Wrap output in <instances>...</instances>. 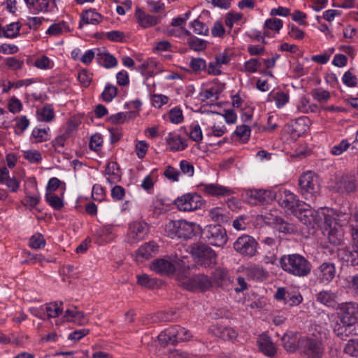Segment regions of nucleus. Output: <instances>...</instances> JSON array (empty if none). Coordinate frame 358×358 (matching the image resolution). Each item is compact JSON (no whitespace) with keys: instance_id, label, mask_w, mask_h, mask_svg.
<instances>
[{"instance_id":"nucleus-1","label":"nucleus","mask_w":358,"mask_h":358,"mask_svg":"<svg viewBox=\"0 0 358 358\" xmlns=\"http://www.w3.org/2000/svg\"><path fill=\"white\" fill-rule=\"evenodd\" d=\"M279 266L285 272L299 278L308 276L312 269L311 263L298 253L282 255L279 259Z\"/></svg>"},{"instance_id":"nucleus-2","label":"nucleus","mask_w":358,"mask_h":358,"mask_svg":"<svg viewBox=\"0 0 358 358\" xmlns=\"http://www.w3.org/2000/svg\"><path fill=\"white\" fill-rule=\"evenodd\" d=\"M164 233L171 238L191 239L200 233V227L185 220H169L164 226Z\"/></svg>"},{"instance_id":"nucleus-3","label":"nucleus","mask_w":358,"mask_h":358,"mask_svg":"<svg viewBox=\"0 0 358 358\" xmlns=\"http://www.w3.org/2000/svg\"><path fill=\"white\" fill-rule=\"evenodd\" d=\"M329 189L343 197L352 196L358 191L357 177L351 173L337 175L329 182Z\"/></svg>"},{"instance_id":"nucleus-4","label":"nucleus","mask_w":358,"mask_h":358,"mask_svg":"<svg viewBox=\"0 0 358 358\" xmlns=\"http://www.w3.org/2000/svg\"><path fill=\"white\" fill-rule=\"evenodd\" d=\"M299 193L306 200L314 201L320 192L319 176L313 171L303 173L299 178Z\"/></svg>"},{"instance_id":"nucleus-5","label":"nucleus","mask_w":358,"mask_h":358,"mask_svg":"<svg viewBox=\"0 0 358 358\" xmlns=\"http://www.w3.org/2000/svg\"><path fill=\"white\" fill-rule=\"evenodd\" d=\"M192 337L190 331L180 326H173L161 332L157 338L162 345H176L178 342L187 341Z\"/></svg>"},{"instance_id":"nucleus-6","label":"nucleus","mask_w":358,"mask_h":358,"mask_svg":"<svg viewBox=\"0 0 358 358\" xmlns=\"http://www.w3.org/2000/svg\"><path fill=\"white\" fill-rule=\"evenodd\" d=\"M324 224L326 226L331 227L333 224L342 227L350 224L351 213L350 210H342L341 209L326 208L322 209Z\"/></svg>"},{"instance_id":"nucleus-7","label":"nucleus","mask_w":358,"mask_h":358,"mask_svg":"<svg viewBox=\"0 0 358 358\" xmlns=\"http://www.w3.org/2000/svg\"><path fill=\"white\" fill-rule=\"evenodd\" d=\"M300 352L306 358H322L324 353L322 341L315 336H303L300 342Z\"/></svg>"},{"instance_id":"nucleus-8","label":"nucleus","mask_w":358,"mask_h":358,"mask_svg":"<svg viewBox=\"0 0 358 358\" xmlns=\"http://www.w3.org/2000/svg\"><path fill=\"white\" fill-rule=\"evenodd\" d=\"M203 238L214 246L222 247L227 242L226 230L220 224H209L200 229Z\"/></svg>"},{"instance_id":"nucleus-9","label":"nucleus","mask_w":358,"mask_h":358,"mask_svg":"<svg viewBox=\"0 0 358 358\" xmlns=\"http://www.w3.org/2000/svg\"><path fill=\"white\" fill-rule=\"evenodd\" d=\"M275 198L278 204L285 210L297 214L298 208L303 206V203L297 199V196L289 190H278L274 192Z\"/></svg>"},{"instance_id":"nucleus-10","label":"nucleus","mask_w":358,"mask_h":358,"mask_svg":"<svg viewBox=\"0 0 358 358\" xmlns=\"http://www.w3.org/2000/svg\"><path fill=\"white\" fill-rule=\"evenodd\" d=\"M192 253L197 258L198 263L206 268L211 266L216 262L215 251L204 243L194 244L192 248Z\"/></svg>"},{"instance_id":"nucleus-11","label":"nucleus","mask_w":358,"mask_h":358,"mask_svg":"<svg viewBox=\"0 0 358 358\" xmlns=\"http://www.w3.org/2000/svg\"><path fill=\"white\" fill-rule=\"evenodd\" d=\"M245 201L253 206L264 205L274 200V192L262 189H246L243 194Z\"/></svg>"},{"instance_id":"nucleus-12","label":"nucleus","mask_w":358,"mask_h":358,"mask_svg":"<svg viewBox=\"0 0 358 358\" xmlns=\"http://www.w3.org/2000/svg\"><path fill=\"white\" fill-rule=\"evenodd\" d=\"M174 204L180 211H192L201 208L203 205L202 197L196 193H187L178 197Z\"/></svg>"},{"instance_id":"nucleus-13","label":"nucleus","mask_w":358,"mask_h":358,"mask_svg":"<svg viewBox=\"0 0 358 358\" xmlns=\"http://www.w3.org/2000/svg\"><path fill=\"white\" fill-rule=\"evenodd\" d=\"M338 314L344 325L352 327L358 322V303L355 302L341 303Z\"/></svg>"},{"instance_id":"nucleus-14","label":"nucleus","mask_w":358,"mask_h":358,"mask_svg":"<svg viewBox=\"0 0 358 358\" xmlns=\"http://www.w3.org/2000/svg\"><path fill=\"white\" fill-rule=\"evenodd\" d=\"M181 286L189 291L200 290L205 292L213 286V283L208 275L198 274L182 280Z\"/></svg>"},{"instance_id":"nucleus-15","label":"nucleus","mask_w":358,"mask_h":358,"mask_svg":"<svg viewBox=\"0 0 358 358\" xmlns=\"http://www.w3.org/2000/svg\"><path fill=\"white\" fill-rule=\"evenodd\" d=\"M257 242L253 237L243 235L234 242V248L239 254L252 257L257 253Z\"/></svg>"},{"instance_id":"nucleus-16","label":"nucleus","mask_w":358,"mask_h":358,"mask_svg":"<svg viewBox=\"0 0 358 358\" xmlns=\"http://www.w3.org/2000/svg\"><path fill=\"white\" fill-rule=\"evenodd\" d=\"M149 232V225L145 221H135L129 224L127 241L135 243L143 240Z\"/></svg>"},{"instance_id":"nucleus-17","label":"nucleus","mask_w":358,"mask_h":358,"mask_svg":"<svg viewBox=\"0 0 358 358\" xmlns=\"http://www.w3.org/2000/svg\"><path fill=\"white\" fill-rule=\"evenodd\" d=\"M314 274L319 283L327 285L336 277V266L332 262H323L314 271Z\"/></svg>"},{"instance_id":"nucleus-18","label":"nucleus","mask_w":358,"mask_h":358,"mask_svg":"<svg viewBox=\"0 0 358 358\" xmlns=\"http://www.w3.org/2000/svg\"><path fill=\"white\" fill-rule=\"evenodd\" d=\"M317 302L329 308H338L340 306L341 298L338 292L331 289H323L315 295Z\"/></svg>"},{"instance_id":"nucleus-19","label":"nucleus","mask_w":358,"mask_h":358,"mask_svg":"<svg viewBox=\"0 0 358 358\" xmlns=\"http://www.w3.org/2000/svg\"><path fill=\"white\" fill-rule=\"evenodd\" d=\"M298 218L305 225L313 227L315 224L319 223V220H323V217L320 216L322 211L317 212L312 209L302 208V206L298 208Z\"/></svg>"},{"instance_id":"nucleus-20","label":"nucleus","mask_w":358,"mask_h":358,"mask_svg":"<svg viewBox=\"0 0 358 358\" xmlns=\"http://www.w3.org/2000/svg\"><path fill=\"white\" fill-rule=\"evenodd\" d=\"M338 258L346 262L348 265L358 266V249L350 245L337 251Z\"/></svg>"},{"instance_id":"nucleus-21","label":"nucleus","mask_w":358,"mask_h":358,"mask_svg":"<svg viewBox=\"0 0 358 358\" xmlns=\"http://www.w3.org/2000/svg\"><path fill=\"white\" fill-rule=\"evenodd\" d=\"M200 186L206 194L212 196H227L234 193L231 189L219 184H201Z\"/></svg>"},{"instance_id":"nucleus-22","label":"nucleus","mask_w":358,"mask_h":358,"mask_svg":"<svg viewBox=\"0 0 358 358\" xmlns=\"http://www.w3.org/2000/svg\"><path fill=\"white\" fill-rule=\"evenodd\" d=\"M309 122L307 117H299L288 124L289 132L293 137H299L308 129Z\"/></svg>"},{"instance_id":"nucleus-23","label":"nucleus","mask_w":358,"mask_h":358,"mask_svg":"<svg viewBox=\"0 0 358 358\" xmlns=\"http://www.w3.org/2000/svg\"><path fill=\"white\" fill-rule=\"evenodd\" d=\"M302 336L297 333L289 332L284 334L282 342L285 350L289 352H294L296 350L300 351V342Z\"/></svg>"},{"instance_id":"nucleus-24","label":"nucleus","mask_w":358,"mask_h":358,"mask_svg":"<svg viewBox=\"0 0 358 358\" xmlns=\"http://www.w3.org/2000/svg\"><path fill=\"white\" fill-rule=\"evenodd\" d=\"M158 245L155 241H149L142 245L136 251V258L143 262L152 257L158 250Z\"/></svg>"},{"instance_id":"nucleus-25","label":"nucleus","mask_w":358,"mask_h":358,"mask_svg":"<svg viewBox=\"0 0 358 358\" xmlns=\"http://www.w3.org/2000/svg\"><path fill=\"white\" fill-rule=\"evenodd\" d=\"M0 184L6 185L12 192H16L20 187V181L15 177H10L9 171L5 166L0 168Z\"/></svg>"},{"instance_id":"nucleus-26","label":"nucleus","mask_w":358,"mask_h":358,"mask_svg":"<svg viewBox=\"0 0 358 358\" xmlns=\"http://www.w3.org/2000/svg\"><path fill=\"white\" fill-rule=\"evenodd\" d=\"M208 216L212 221L218 223V224L228 223L231 219L230 212L221 207L211 208L208 213Z\"/></svg>"},{"instance_id":"nucleus-27","label":"nucleus","mask_w":358,"mask_h":358,"mask_svg":"<svg viewBox=\"0 0 358 358\" xmlns=\"http://www.w3.org/2000/svg\"><path fill=\"white\" fill-rule=\"evenodd\" d=\"M154 271L162 274L169 275L175 272L174 265L169 260L164 259H158L155 260L150 266Z\"/></svg>"},{"instance_id":"nucleus-28","label":"nucleus","mask_w":358,"mask_h":358,"mask_svg":"<svg viewBox=\"0 0 358 358\" xmlns=\"http://www.w3.org/2000/svg\"><path fill=\"white\" fill-rule=\"evenodd\" d=\"M106 180L110 184H115L121 180V170L116 162H110L105 169Z\"/></svg>"},{"instance_id":"nucleus-29","label":"nucleus","mask_w":358,"mask_h":358,"mask_svg":"<svg viewBox=\"0 0 358 358\" xmlns=\"http://www.w3.org/2000/svg\"><path fill=\"white\" fill-rule=\"evenodd\" d=\"M102 18L103 16L96 12L94 9L84 10L80 15V21L78 24V28L82 29L84 24H98L101 22Z\"/></svg>"},{"instance_id":"nucleus-30","label":"nucleus","mask_w":358,"mask_h":358,"mask_svg":"<svg viewBox=\"0 0 358 358\" xmlns=\"http://www.w3.org/2000/svg\"><path fill=\"white\" fill-rule=\"evenodd\" d=\"M135 15L139 24L145 29L153 27L160 22L159 17L146 14L141 8L136 9Z\"/></svg>"},{"instance_id":"nucleus-31","label":"nucleus","mask_w":358,"mask_h":358,"mask_svg":"<svg viewBox=\"0 0 358 358\" xmlns=\"http://www.w3.org/2000/svg\"><path fill=\"white\" fill-rule=\"evenodd\" d=\"M259 350L265 355L272 357L276 353V349L270 337L265 334L259 336L257 340Z\"/></svg>"},{"instance_id":"nucleus-32","label":"nucleus","mask_w":358,"mask_h":358,"mask_svg":"<svg viewBox=\"0 0 358 358\" xmlns=\"http://www.w3.org/2000/svg\"><path fill=\"white\" fill-rule=\"evenodd\" d=\"M166 140L172 151L184 150L187 147V140L179 135L169 133Z\"/></svg>"},{"instance_id":"nucleus-33","label":"nucleus","mask_w":358,"mask_h":358,"mask_svg":"<svg viewBox=\"0 0 358 358\" xmlns=\"http://www.w3.org/2000/svg\"><path fill=\"white\" fill-rule=\"evenodd\" d=\"M327 234V238L330 243L338 245L342 241V230L341 227L335 225L328 227L325 225L324 234Z\"/></svg>"},{"instance_id":"nucleus-34","label":"nucleus","mask_w":358,"mask_h":358,"mask_svg":"<svg viewBox=\"0 0 358 358\" xmlns=\"http://www.w3.org/2000/svg\"><path fill=\"white\" fill-rule=\"evenodd\" d=\"M274 224L276 229L286 234H294L297 232V227L292 223H289L280 217L274 219Z\"/></svg>"},{"instance_id":"nucleus-35","label":"nucleus","mask_w":358,"mask_h":358,"mask_svg":"<svg viewBox=\"0 0 358 358\" xmlns=\"http://www.w3.org/2000/svg\"><path fill=\"white\" fill-rule=\"evenodd\" d=\"M96 59L99 64L106 69L115 67L117 64V59L110 53L99 52L96 55Z\"/></svg>"},{"instance_id":"nucleus-36","label":"nucleus","mask_w":358,"mask_h":358,"mask_svg":"<svg viewBox=\"0 0 358 358\" xmlns=\"http://www.w3.org/2000/svg\"><path fill=\"white\" fill-rule=\"evenodd\" d=\"M137 282L141 286L148 289H155L159 286V281L157 278H150L147 274L138 275Z\"/></svg>"},{"instance_id":"nucleus-37","label":"nucleus","mask_w":358,"mask_h":358,"mask_svg":"<svg viewBox=\"0 0 358 358\" xmlns=\"http://www.w3.org/2000/svg\"><path fill=\"white\" fill-rule=\"evenodd\" d=\"M20 22H13L3 27L2 36L8 38H13L20 34L21 29Z\"/></svg>"},{"instance_id":"nucleus-38","label":"nucleus","mask_w":358,"mask_h":358,"mask_svg":"<svg viewBox=\"0 0 358 358\" xmlns=\"http://www.w3.org/2000/svg\"><path fill=\"white\" fill-rule=\"evenodd\" d=\"M45 201L55 210H61L64 204L62 199L54 193H46Z\"/></svg>"},{"instance_id":"nucleus-39","label":"nucleus","mask_w":358,"mask_h":358,"mask_svg":"<svg viewBox=\"0 0 358 358\" xmlns=\"http://www.w3.org/2000/svg\"><path fill=\"white\" fill-rule=\"evenodd\" d=\"M157 62L152 59H149L144 62L138 69H141V73L143 76L149 78L155 74V69L157 68Z\"/></svg>"},{"instance_id":"nucleus-40","label":"nucleus","mask_w":358,"mask_h":358,"mask_svg":"<svg viewBox=\"0 0 358 358\" xmlns=\"http://www.w3.org/2000/svg\"><path fill=\"white\" fill-rule=\"evenodd\" d=\"M113 226L108 224L96 229L95 235L97 236L99 243H103L108 241V238L113 234Z\"/></svg>"},{"instance_id":"nucleus-41","label":"nucleus","mask_w":358,"mask_h":358,"mask_svg":"<svg viewBox=\"0 0 358 358\" xmlns=\"http://www.w3.org/2000/svg\"><path fill=\"white\" fill-rule=\"evenodd\" d=\"M138 115V112L117 113L110 116L109 121L115 124H120L125 122L127 118H131Z\"/></svg>"},{"instance_id":"nucleus-42","label":"nucleus","mask_w":358,"mask_h":358,"mask_svg":"<svg viewBox=\"0 0 358 358\" xmlns=\"http://www.w3.org/2000/svg\"><path fill=\"white\" fill-rule=\"evenodd\" d=\"M117 87L110 83H107L101 93V98L105 102L109 103L117 96Z\"/></svg>"},{"instance_id":"nucleus-43","label":"nucleus","mask_w":358,"mask_h":358,"mask_svg":"<svg viewBox=\"0 0 358 358\" xmlns=\"http://www.w3.org/2000/svg\"><path fill=\"white\" fill-rule=\"evenodd\" d=\"M16 122L15 124V134L20 136L28 128L29 125V120L26 116H20L15 118Z\"/></svg>"},{"instance_id":"nucleus-44","label":"nucleus","mask_w":358,"mask_h":358,"mask_svg":"<svg viewBox=\"0 0 358 358\" xmlns=\"http://www.w3.org/2000/svg\"><path fill=\"white\" fill-rule=\"evenodd\" d=\"M245 273L247 276L252 279H262L266 276V273L263 268L257 266L247 268Z\"/></svg>"},{"instance_id":"nucleus-45","label":"nucleus","mask_w":358,"mask_h":358,"mask_svg":"<svg viewBox=\"0 0 358 358\" xmlns=\"http://www.w3.org/2000/svg\"><path fill=\"white\" fill-rule=\"evenodd\" d=\"M62 304V301H59V303L56 301L47 304L45 310L48 313V317L49 318L58 317L62 313V308L61 307Z\"/></svg>"},{"instance_id":"nucleus-46","label":"nucleus","mask_w":358,"mask_h":358,"mask_svg":"<svg viewBox=\"0 0 358 358\" xmlns=\"http://www.w3.org/2000/svg\"><path fill=\"white\" fill-rule=\"evenodd\" d=\"M187 43L190 49L194 51L200 52L206 48V41L198 38L196 36H191V38L188 39Z\"/></svg>"},{"instance_id":"nucleus-47","label":"nucleus","mask_w":358,"mask_h":358,"mask_svg":"<svg viewBox=\"0 0 358 358\" xmlns=\"http://www.w3.org/2000/svg\"><path fill=\"white\" fill-rule=\"evenodd\" d=\"M71 135V129L68 128L66 131L56 137L52 141V146L55 148V150L57 152H60L59 148H63L64 146L66 141L70 137Z\"/></svg>"},{"instance_id":"nucleus-48","label":"nucleus","mask_w":358,"mask_h":358,"mask_svg":"<svg viewBox=\"0 0 358 358\" xmlns=\"http://www.w3.org/2000/svg\"><path fill=\"white\" fill-rule=\"evenodd\" d=\"M311 95L314 99L322 103L327 102L330 99V93L322 88L313 89L311 91Z\"/></svg>"},{"instance_id":"nucleus-49","label":"nucleus","mask_w":358,"mask_h":358,"mask_svg":"<svg viewBox=\"0 0 358 358\" xmlns=\"http://www.w3.org/2000/svg\"><path fill=\"white\" fill-rule=\"evenodd\" d=\"M352 143H349L347 139L342 140L338 145H334L331 149V153L334 155L338 156L343 154L348 148L351 150Z\"/></svg>"},{"instance_id":"nucleus-50","label":"nucleus","mask_w":358,"mask_h":358,"mask_svg":"<svg viewBox=\"0 0 358 358\" xmlns=\"http://www.w3.org/2000/svg\"><path fill=\"white\" fill-rule=\"evenodd\" d=\"M29 245L34 249H41L45 245V240L41 234L37 233L29 239Z\"/></svg>"},{"instance_id":"nucleus-51","label":"nucleus","mask_w":358,"mask_h":358,"mask_svg":"<svg viewBox=\"0 0 358 358\" xmlns=\"http://www.w3.org/2000/svg\"><path fill=\"white\" fill-rule=\"evenodd\" d=\"M24 157L30 163L39 164L42 160V156L39 151L29 150L24 152Z\"/></svg>"},{"instance_id":"nucleus-52","label":"nucleus","mask_w":358,"mask_h":358,"mask_svg":"<svg viewBox=\"0 0 358 358\" xmlns=\"http://www.w3.org/2000/svg\"><path fill=\"white\" fill-rule=\"evenodd\" d=\"M36 80L34 78L20 80L16 82H8V86L3 90V92L7 93L11 88H20L24 85L28 86Z\"/></svg>"},{"instance_id":"nucleus-53","label":"nucleus","mask_w":358,"mask_h":358,"mask_svg":"<svg viewBox=\"0 0 358 358\" xmlns=\"http://www.w3.org/2000/svg\"><path fill=\"white\" fill-rule=\"evenodd\" d=\"M192 27L196 34L204 36H207L208 34V27L205 23L199 21V20H194L192 22Z\"/></svg>"},{"instance_id":"nucleus-54","label":"nucleus","mask_w":358,"mask_h":358,"mask_svg":"<svg viewBox=\"0 0 358 358\" xmlns=\"http://www.w3.org/2000/svg\"><path fill=\"white\" fill-rule=\"evenodd\" d=\"M344 350L350 356L358 357V338L350 339Z\"/></svg>"},{"instance_id":"nucleus-55","label":"nucleus","mask_w":358,"mask_h":358,"mask_svg":"<svg viewBox=\"0 0 358 358\" xmlns=\"http://www.w3.org/2000/svg\"><path fill=\"white\" fill-rule=\"evenodd\" d=\"M262 66V63L257 58H252L244 64V71L249 73H255Z\"/></svg>"},{"instance_id":"nucleus-56","label":"nucleus","mask_w":358,"mask_h":358,"mask_svg":"<svg viewBox=\"0 0 358 358\" xmlns=\"http://www.w3.org/2000/svg\"><path fill=\"white\" fill-rule=\"evenodd\" d=\"M289 94L284 92H278L273 96V100L278 108L283 107L289 101Z\"/></svg>"},{"instance_id":"nucleus-57","label":"nucleus","mask_w":358,"mask_h":358,"mask_svg":"<svg viewBox=\"0 0 358 358\" xmlns=\"http://www.w3.org/2000/svg\"><path fill=\"white\" fill-rule=\"evenodd\" d=\"M342 81L349 87H355L357 85V78L350 71L345 72L342 78Z\"/></svg>"},{"instance_id":"nucleus-58","label":"nucleus","mask_w":358,"mask_h":358,"mask_svg":"<svg viewBox=\"0 0 358 358\" xmlns=\"http://www.w3.org/2000/svg\"><path fill=\"white\" fill-rule=\"evenodd\" d=\"M169 117L172 123L179 124L183 120L182 110L179 108H173L169 113Z\"/></svg>"},{"instance_id":"nucleus-59","label":"nucleus","mask_w":358,"mask_h":358,"mask_svg":"<svg viewBox=\"0 0 358 358\" xmlns=\"http://www.w3.org/2000/svg\"><path fill=\"white\" fill-rule=\"evenodd\" d=\"M5 64L9 69L17 71L22 68L24 62L23 60L17 59L15 57H10L6 59Z\"/></svg>"},{"instance_id":"nucleus-60","label":"nucleus","mask_w":358,"mask_h":358,"mask_svg":"<svg viewBox=\"0 0 358 358\" xmlns=\"http://www.w3.org/2000/svg\"><path fill=\"white\" fill-rule=\"evenodd\" d=\"M283 22L281 20L277 18H271L265 21L264 26L268 29L276 31L282 27Z\"/></svg>"},{"instance_id":"nucleus-61","label":"nucleus","mask_w":358,"mask_h":358,"mask_svg":"<svg viewBox=\"0 0 358 358\" xmlns=\"http://www.w3.org/2000/svg\"><path fill=\"white\" fill-rule=\"evenodd\" d=\"M234 134L243 140H248L250 136V128L245 124L237 126Z\"/></svg>"},{"instance_id":"nucleus-62","label":"nucleus","mask_w":358,"mask_h":358,"mask_svg":"<svg viewBox=\"0 0 358 358\" xmlns=\"http://www.w3.org/2000/svg\"><path fill=\"white\" fill-rule=\"evenodd\" d=\"M66 27V22L62 21L61 22L52 24L46 31L47 34L51 36L59 35Z\"/></svg>"},{"instance_id":"nucleus-63","label":"nucleus","mask_w":358,"mask_h":358,"mask_svg":"<svg viewBox=\"0 0 358 358\" xmlns=\"http://www.w3.org/2000/svg\"><path fill=\"white\" fill-rule=\"evenodd\" d=\"M236 331L231 327H224L220 331V337L223 340L231 341L237 337Z\"/></svg>"},{"instance_id":"nucleus-64","label":"nucleus","mask_w":358,"mask_h":358,"mask_svg":"<svg viewBox=\"0 0 358 358\" xmlns=\"http://www.w3.org/2000/svg\"><path fill=\"white\" fill-rule=\"evenodd\" d=\"M190 67L193 71L198 72L206 68V63L203 59L193 58L190 62Z\"/></svg>"}]
</instances>
